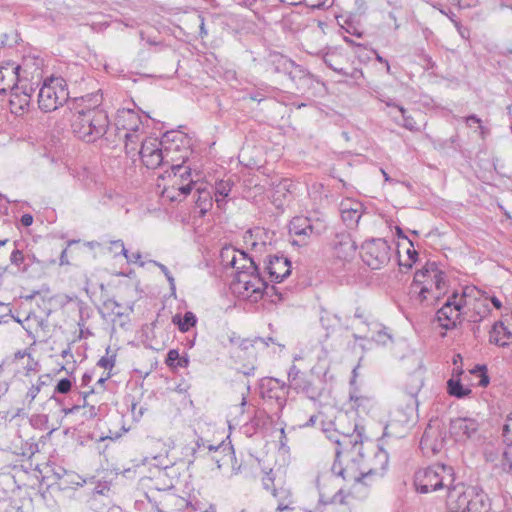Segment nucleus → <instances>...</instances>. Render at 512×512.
Returning <instances> with one entry per match:
<instances>
[{
    "label": "nucleus",
    "mask_w": 512,
    "mask_h": 512,
    "mask_svg": "<svg viewBox=\"0 0 512 512\" xmlns=\"http://www.w3.org/2000/svg\"><path fill=\"white\" fill-rule=\"evenodd\" d=\"M11 96L9 100L10 109L13 113H24L29 109L31 103V96L26 92H19L18 83H14V86L9 89Z\"/></svg>",
    "instance_id": "a878e982"
},
{
    "label": "nucleus",
    "mask_w": 512,
    "mask_h": 512,
    "mask_svg": "<svg viewBox=\"0 0 512 512\" xmlns=\"http://www.w3.org/2000/svg\"><path fill=\"white\" fill-rule=\"evenodd\" d=\"M159 143H161L163 148H165V146L170 148L169 155H172L173 152H179L181 148H183V154H185L186 149L188 150L189 155L191 154L189 149L190 139L181 131H166L163 133L161 139H159Z\"/></svg>",
    "instance_id": "f3484780"
},
{
    "label": "nucleus",
    "mask_w": 512,
    "mask_h": 512,
    "mask_svg": "<svg viewBox=\"0 0 512 512\" xmlns=\"http://www.w3.org/2000/svg\"><path fill=\"white\" fill-rule=\"evenodd\" d=\"M456 481L455 470L444 463H434L419 468L413 476V486L419 494H428L439 490H446Z\"/></svg>",
    "instance_id": "f03ea898"
},
{
    "label": "nucleus",
    "mask_w": 512,
    "mask_h": 512,
    "mask_svg": "<svg viewBox=\"0 0 512 512\" xmlns=\"http://www.w3.org/2000/svg\"><path fill=\"white\" fill-rule=\"evenodd\" d=\"M420 449L424 454L431 453L432 455H436L440 452L442 448V441H438L437 439H433L430 435L429 431L425 429L421 440H420Z\"/></svg>",
    "instance_id": "2f4dec72"
},
{
    "label": "nucleus",
    "mask_w": 512,
    "mask_h": 512,
    "mask_svg": "<svg viewBox=\"0 0 512 512\" xmlns=\"http://www.w3.org/2000/svg\"><path fill=\"white\" fill-rule=\"evenodd\" d=\"M346 494L343 489H339L330 500H325L323 494L320 493L319 503L323 505H328L339 501L340 504H345Z\"/></svg>",
    "instance_id": "5fc2aeb1"
},
{
    "label": "nucleus",
    "mask_w": 512,
    "mask_h": 512,
    "mask_svg": "<svg viewBox=\"0 0 512 512\" xmlns=\"http://www.w3.org/2000/svg\"><path fill=\"white\" fill-rule=\"evenodd\" d=\"M428 288L429 292L424 294L426 299L423 300L419 297L417 292H412L409 289L411 299L417 301L421 306L428 308L436 306L439 301L447 294V288L443 290H436L435 287Z\"/></svg>",
    "instance_id": "bb28decb"
},
{
    "label": "nucleus",
    "mask_w": 512,
    "mask_h": 512,
    "mask_svg": "<svg viewBox=\"0 0 512 512\" xmlns=\"http://www.w3.org/2000/svg\"><path fill=\"white\" fill-rule=\"evenodd\" d=\"M333 247L344 257L353 256L357 250L356 241L352 238L350 232L342 230L337 232L332 241Z\"/></svg>",
    "instance_id": "5701e85b"
},
{
    "label": "nucleus",
    "mask_w": 512,
    "mask_h": 512,
    "mask_svg": "<svg viewBox=\"0 0 512 512\" xmlns=\"http://www.w3.org/2000/svg\"><path fill=\"white\" fill-rule=\"evenodd\" d=\"M77 305H78V310H79L78 326L80 328H83L85 326L87 320L91 317V309L82 300H78Z\"/></svg>",
    "instance_id": "a18cd8bd"
},
{
    "label": "nucleus",
    "mask_w": 512,
    "mask_h": 512,
    "mask_svg": "<svg viewBox=\"0 0 512 512\" xmlns=\"http://www.w3.org/2000/svg\"><path fill=\"white\" fill-rule=\"evenodd\" d=\"M424 373V369L422 367H418L407 376L404 383V391L409 397V400L405 408L398 409L400 418L397 421L407 424L414 421V416H416V411L419 405L417 395L424 385Z\"/></svg>",
    "instance_id": "39448f33"
},
{
    "label": "nucleus",
    "mask_w": 512,
    "mask_h": 512,
    "mask_svg": "<svg viewBox=\"0 0 512 512\" xmlns=\"http://www.w3.org/2000/svg\"><path fill=\"white\" fill-rule=\"evenodd\" d=\"M73 382L69 378H62L58 381L54 388V394L51 399L55 400L57 404L62 405L63 400L55 396V394H67L72 389Z\"/></svg>",
    "instance_id": "58836bf2"
},
{
    "label": "nucleus",
    "mask_w": 512,
    "mask_h": 512,
    "mask_svg": "<svg viewBox=\"0 0 512 512\" xmlns=\"http://www.w3.org/2000/svg\"><path fill=\"white\" fill-rule=\"evenodd\" d=\"M502 437L504 443H512V411L507 415L506 422L503 425Z\"/></svg>",
    "instance_id": "de8ad7c7"
},
{
    "label": "nucleus",
    "mask_w": 512,
    "mask_h": 512,
    "mask_svg": "<svg viewBox=\"0 0 512 512\" xmlns=\"http://www.w3.org/2000/svg\"><path fill=\"white\" fill-rule=\"evenodd\" d=\"M319 234L311 223V219L306 216H295L289 223V234L298 237L291 241L292 245L302 246L307 244V240L313 234Z\"/></svg>",
    "instance_id": "ddd939ff"
},
{
    "label": "nucleus",
    "mask_w": 512,
    "mask_h": 512,
    "mask_svg": "<svg viewBox=\"0 0 512 512\" xmlns=\"http://www.w3.org/2000/svg\"><path fill=\"white\" fill-rule=\"evenodd\" d=\"M258 277H262V274H252L250 271H237L235 275V282L243 284V288L247 293H250L249 297H254L253 288H257Z\"/></svg>",
    "instance_id": "7c9ffc66"
},
{
    "label": "nucleus",
    "mask_w": 512,
    "mask_h": 512,
    "mask_svg": "<svg viewBox=\"0 0 512 512\" xmlns=\"http://www.w3.org/2000/svg\"><path fill=\"white\" fill-rule=\"evenodd\" d=\"M232 186L233 182L230 179L220 180L215 183V196L218 207H221V203L228 197Z\"/></svg>",
    "instance_id": "4c0bfd02"
},
{
    "label": "nucleus",
    "mask_w": 512,
    "mask_h": 512,
    "mask_svg": "<svg viewBox=\"0 0 512 512\" xmlns=\"http://www.w3.org/2000/svg\"><path fill=\"white\" fill-rule=\"evenodd\" d=\"M349 422V417L347 414H340L335 418L333 422H330L329 425L335 426V428H340L341 430H348L351 426L345 427L344 425Z\"/></svg>",
    "instance_id": "0e129e2a"
},
{
    "label": "nucleus",
    "mask_w": 512,
    "mask_h": 512,
    "mask_svg": "<svg viewBox=\"0 0 512 512\" xmlns=\"http://www.w3.org/2000/svg\"><path fill=\"white\" fill-rule=\"evenodd\" d=\"M479 426V422L476 419L458 417L450 420L449 429L451 434L456 437L470 439L478 432Z\"/></svg>",
    "instance_id": "a211bd4d"
},
{
    "label": "nucleus",
    "mask_w": 512,
    "mask_h": 512,
    "mask_svg": "<svg viewBox=\"0 0 512 512\" xmlns=\"http://www.w3.org/2000/svg\"><path fill=\"white\" fill-rule=\"evenodd\" d=\"M162 195L171 202H181V198L177 196V187L175 185L165 187Z\"/></svg>",
    "instance_id": "bf43d9fd"
},
{
    "label": "nucleus",
    "mask_w": 512,
    "mask_h": 512,
    "mask_svg": "<svg viewBox=\"0 0 512 512\" xmlns=\"http://www.w3.org/2000/svg\"><path fill=\"white\" fill-rule=\"evenodd\" d=\"M399 112L402 116V126L409 131H419V127L412 115L407 113L404 107H399Z\"/></svg>",
    "instance_id": "37998d69"
},
{
    "label": "nucleus",
    "mask_w": 512,
    "mask_h": 512,
    "mask_svg": "<svg viewBox=\"0 0 512 512\" xmlns=\"http://www.w3.org/2000/svg\"><path fill=\"white\" fill-rule=\"evenodd\" d=\"M341 218L349 229L357 228L363 212V204L352 199L343 200L340 204Z\"/></svg>",
    "instance_id": "2eb2a0df"
},
{
    "label": "nucleus",
    "mask_w": 512,
    "mask_h": 512,
    "mask_svg": "<svg viewBox=\"0 0 512 512\" xmlns=\"http://www.w3.org/2000/svg\"><path fill=\"white\" fill-rule=\"evenodd\" d=\"M490 313V309L487 305L482 304L481 309L474 310L473 313L470 315L469 322L472 323H480L486 315Z\"/></svg>",
    "instance_id": "6e6d98bb"
},
{
    "label": "nucleus",
    "mask_w": 512,
    "mask_h": 512,
    "mask_svg": "<svg viewBox=\"0 0 512 512\" xmlns=\"http://www.w3.org/2000/svg\"><path fill=\"white\" fill-rule=\"evenodd\" d=\"M53 477L56 482H61L64 478H79V475L72 471H67L63 467L53 469Z\"/></svg>",
    "instance_id": "603ef678"
},
{
    "label": "nucleus",
    "mask_w": 512,
    "mask_h": 512,
    "mask_svg": "<svg viewBox=\"0 0 512 512\" xmlns=\"http://www.w3.org/2000/svg\"><path fill=\"white\" fill-rule=\"evenodd\" d=\"M496 333H503V336L508 339L512 337V333L508 330L502 321L495 322L491 327L489 332V342L501 347L508 346L507 342L501 341L500 337L495 336Z\"/></svg>",
    "instance_id": "473e14b6"
},
{
    "label": "nucleus",
    "mask_w": 512,
    "mask_h": 512,
    "mask_svg": "<svg viewBox=\"0 0 512 512\" xmlns=\"http://www.w3.org/2000/svg\"><path fill=\"white\" fill-rule=\"evenodd\" d=\"M428 287H435L436 290L448 287L446 273L439 268L435 261H427L421 269L415 272L409 289L412 292H417L423 300L426 299L424 294L429 292Z\"/></svg>",
    "instance_id": "7ed1b4c3"
},
{
    "label": "nucleus",
    "mask_w": 512,
    "mask_h": 512,
    "mask_svg": "<svg viewBox=\"0 0 512 512\" xmlns=\"http://www.w3.org/2000/svg\"><path fill=\"white\" fill-rule=\"evenodd\" d=\"M19 242L14 241L15 249L10 254V262L12 265L16 266L18 270L22 273H26L29 269L26 266V254L18 249Z\"/></svg>",
    "instance_id": "e433bc0d"
},
{
    "label": "nucleus",
    "mask_w": 512,
    "mask_h": 512,
    "mask_svg": "<svg viewBox=\"0 0 512 512\" xmlns=\"http://www.w3.org/2000/svg\"><path fill=\"white\" fill-rule=\"evenodd\" d=\"M306 373L302 372L296 365H292L288 370V384L293 385L294 382L300 380Z\"/></svg>",
    "instance_id": "13d9d810"
},
{
    "label": "nucleus",
    "mask_w": 512,
    "mask_h": 512,
    "mask_svg": "<svg viewBox=\"0 0 512 512\" xmlns=\"http://www.w3.org/2000/svg\"><path fill=\"white\" fill-rule=\"evenodd\" d=\"M142 124L143 122L141 117L133 109L123 108L117 111L115 118V125L117 129L137 133Z\"/></svg>",
    "instance_id": "6ab92c4d"
},
{
    "label": "nucleus",
    "mask_w": 512,
    "mask_h": 512,
    "mask_svg": "<svg viewBox=\"0 0 512 512\" xmlns=\"http://www.w3.org/2000/svg\"><path fill=\"white\" fill-rule=\"evenodd\" d=\"M332 320L339 321V318L336 315L331 318L328 312H324L320 317V322L326 330L335 326V323H333Z\"/></svg>",
    "instance_id": "e2e57ef3"
},
{
    "label": "nucleus",
    "mask_w": 512,
    "mask_h": 512,
    "mask_svg": "<svg viewBox=\"0 0 512 512\" xmlns=\"http://www.w3.org/2000/svg\"><path fill=\"white\" fill-rule=\"evenodd\" d=\"M257 288H253L254 299L267 297L270 302L277 303L284 300V293L280 291L275 285H269L268 282L262 277L256 279Z\"/></svg>",
    "instance_id": "4be33fe9"
},
{
    "label": "nucleus",
    "mask_w": 512,
    "mask_h": 512,
    "mask_svg": "<svg viewBox=\"0 0 512 512\" xmlns=\"http://www.w3.org/2000/svg\"><path fill=\"white\" fill-rule=\"evenodd\" d=\"M286 75L296 85L297 90L302 93L309 92L314 89L315 84H320L315 75L295 62H293V67L289 69Z\"/></svg>",
    "instance_id": "4468645a"
},
{
    "label": "nucleus",
    "mask_w": 512,
    "mask_h": 512,
    "mask_svg": "<svg viewBox=\"0 0 512 512\" xmlns=\"http://www.w3.org/2000/svg\"><path fill=\"white\" fill-rule=\"evenodd\" d=\"M195 184L196 181H194L193 179H189V181L185 185L176 186L177 196L181 198V201H183L188 195L191 194Z\"/></svg>",
    "instance_id": "3c124183"
},
{
    "label": "nucleus",
    "mask_w": 512,
    "mask_h": 512,
    "mask_svg": "<svg viewBox=\"0 0 512 512\" xmlns=\"http://www.w3.org/2000/svg\"><path fill=\"white\" fill-rule=\"evenodd\" d=\"M506 449L502 453L501 468L505 473L512 472V443H505Z\"/></svg>",
    "instance_id": "79ce46f5"
},
{
    "label": "nucleus",
    "mask_w": 512,
    "mask_h": 512,
    "mask_svg": "<svg viewBox=\"0 0 512 512\" xmlns=\"http://www.w3.org/2000/svg\"><path fill=\"white\" fill-rule=\"evenodd\" d=\"M359 389L355 387L353 390L349 392V401L351 403V408L354 409L358 414L359 413H368L370 409L374 405V400L372 397L359 395Z\"/></svg>",
    "instance_id": "cd10ccee"
},
{
    "label": "nucleus",
    "mask_w": 512,
    "mask_h": 512,
    "mask_svg": "<svg viewBox=\"0 0 512 512\" xmlns=\"http://www.w3.org/2000/svg\"><path fill=\"white\" fill-rule=\"evenodd\" d=\"M81 477L79 478H64L61 482H54L53 484L57 485L60 490H66L68 488H75L82 486L83 483L80 482Z\"/></svg>",
    "instance_id": "09e8293b"
},
{
    "label": "nucleus",
    "mask_w": 512,
    "mask_h": 512,
    "mask_svg": "<svg viewBox=\"0 0 512 512\" xmlns=\"http://www.w3.org/2000/svg\"><path fill=\"white\" fill-rule=\"evenodd\" d=\"M289 389L294 390L298 394L302 393L308 399L315 402L322 397L326 389V383L321 379L314 380L305 374L300 380L294 382L293 385H289Z\"/></svg>",
    "instance_id": "f8f14e48"
},
{
    "label": "nucleus",
    "mask_w": 512,
    "mask_h": 512,
    "mask_svg": "<svg viewBox=\"0 0 512 512\" xmlns=\"http://www.w3.org/2000/svg\"><path fill=\"white\" fill-rule=\"evenodd\" d=\"M238 254L240 255V262L237 271H250L252 274L261 273L259 265L256 264L255 260L246 251H238Z\"/></svg>",
    "instance_id": "c9c22d12"
},
{
    "label": "nucleus",
    "mask_w": 512,
    "mask_h": 512,
    "mask_svg": "<svg viewBox=\"0 0 512 512\" xmlns=\"http://www.w3.org/2000/svg\"><path fill=\"white\" fill-rule=\"evenodd\" d=\"M455 309L452 307V302L445 301L441 308L436 312L435 320L439 322V326L444 330H453L457 328V320L460 319V313L456 315V319H452Z\"/></svg>",
    "instance_id": "393cba45"
},
{
    "label": "nucleus",
    "mask_w": 512,
    "mask_h": 512,
    "mask_svg": "<svg viewBox=\"0 0 512 512\" xmlns=\"http://www.w3.org/2000/svg\"><path fill=\"white\" fill-rule=\"evenodd\" d=\"M265 270L269 275L271 282L280 283L290 276L292 272L291 261L283 254L266 256Z\"/></svg>",
    "instance_id": "9d476101"
},
{
    "label": "nucleus",
    "mask_w": 512,
    "mask_h": 512,
    "mask_svg": "<svg viewBox=\"0 0 512 512\" xmlns=\"http://www.w3.org/2000/svg\"><path fill=\"white\" fill-rule=\"evenodd\" d=\"M197 317L192 311H186L183 315L180 313L172 317V323L177 326L178 330L182 333L188 332L191 328L197 325Z\"/></svg>",
    "instance_id": "c756f323"
},
{
    "label": "nucleus",
    "mask_w": 512,
    "mask_h": 512,
    "mask_svg": "<svg viewBox=\"0 0 512 512\" xmlns=\"http://www.w3.org/2000/svg\"><path fill=\"white\" fill-rule=\"evenodd\" d=\"M179 158H180L179 161H181L180 163H177V162L171 163L170 170L165 171L164 174H162L160 176L162 179H165V178L172 179L173 180L172 185H175V186H181V185L186 184V183L182 182L181 179H178V173H180L181 170H183L184 164L189 159L188 150L186 149L185 154L181 155Z\"/></svg>",
    "instance_id": "c85d7f7f"
},
{
    "label": "nucleus",
    "mask_w": 512,
    "mask_h": 512,
    "mask_svg": "<svg viewBox=\"0 0 512 512\" xmlns=\"http://www.w3.org/2000/svg\"><path fill=\"white\" fill-rule=\"evenodd\" d=\"M20 40V33L17 30H11L9 33H3L0 35V49L4 47H14Z\"/></svg>",
    "instance_id": "ea45409f"
},
{
    "label": "nucleus",
    "mask_w": 512,
    "mask_h": 512,
    "mask_svg": "<svg viewBox=\"0 0 512 512\" xmlns=\"http://www.w3.org/2000/svg\"><path fill=\"white\" fill-rule=\"evenodd\" d=\"M471 392L472 390L468 387H465L460 380L451 378L447 381V393L450 396L462 399L471 394Z\"/></svg>",
    "instance_id": "f704fd0d"
},
{
    "label": "nucleus",
    "mask_w": 512,
    "mask_h": 512,
    "mask_svg": "<svg viewBox=\"0 0 512 512\" xmlns=\"http://www.w3.org/2000/svg\"><path fill=\"white\" fill-rule=\"evenodd\" d=\"M473 494L472 486H466L462 482L452 483L446 489V506L448 512H467L469 497Z\"/></svg>",
    "instance_id": "1a4fd4ad"
},
{
    "label": "nucleus",
    "mask_w": 512,
    "mask_h": 512,
    "mask_svg": "<svg viewBox=\"0 0 512 512\" xmlns=\"http://www.w3.org/2000/svg\"><path fill=\"white\" fill-rule=\"evenodd\" d=\"M355 54L360 62L365 63L370 60V56L368 55L366 48L361 44L356 45Z\"/></svg>",
    "instance_id": "774afa93"
},
{
    "label": "nucleus",
    "mask_w": 512,
    "mask_h": 512,
    "mask_svg": "<svg viewBox=\"0 0 512 512\" xmlns=\"http://www.w3.org/2000/svg\"><path fill=\"white\" fill-rule=\"evenodd\" d=\"M26 73L21 65L8 62L4 66H0V94H6L14 83L22 82L21 72Z\"/></svg>",
    "instance_id": "dca6fc26"
},
{
    "label": "nucleus",
    "mask_w": 512,
    "mask_h": 512,
    "mask_svg": "<svg viewBox=\"0 0 512 512\" xmlns=\"http://www.w3.org/2000/svg\"><path fill=\"white\" fill-rule=\"evenodd\" d=\"M154 265H156L162 272L163 275H165L167 281L169 282L170 290L173 295L176 293V285H175V279L170 273L169 269L162 263L153 261Z\"/></svg>",
    "instance_id": "8fccbe9b"
},
{
    "label": "nucleus",
    "mask_w": 512,
    "mask_h": 512,
    "mask_svg": "<svg viewBox=\"0 0 512 512\" xmlns=\"http://www.w3.org/2000/svg\"><path fill=\"white\" fill-rule=\"evenodd\" d=\"M180 356L181 355L177 349H170L166 355L165 364L171 369L174 368L175 363L178 362Z\"/></svg>",
    "instance_id": "052dcab7"
},
{
    "label": "nucleus",
    "mask_w": 512,
    "mask_h": 512,
    "mask_svg": "<svg viewBox=\"0 0 512 512\" xmlns=\"http://www.w3.org/2000/svg\"><path fill=\"white\" fill-rule=\"evenodd\" d=\"M259 387L264 403L267 406L273 405V403H275V411H273L272 408H270V410L277 417H280L290 392L289 385L277 378L266 377L261 379Z\"/></svg>",
    "instance_id": "0eeeda50"
},
{
    "label": "nucleus",
    "mask_w": 512,
    "mask_h": 512,
    "mask_svg": "<svg viewBox=\"0 0 512 512\" xmlns=\"http://www.w3.org/2000/svg\"><path fill=\"white\" fill-rule=\"evenodd\" d=\"M112 245L120 247V254L126 258L128 263H136L141 258L140 252L132 253L130 255L122 240H114L112 241Z\"/></svg>",
    "instance_id": "c03bdc74"
},
{
    "label": "nucleus",
    "mask_w": 512,
    "mask_h": 512,
    "mask_svg": "<svg viewBox=\"0 0 512 512\" xmlns=\"http://www.w3.org/2000/svg\"><path fill=\"white\" fill-rule=\"evenodd\" d=\"M406 254L408 257V261L405 263H401L399 261V265L402 267H405L407 270H409L412 268L413 264H415L418 261L419 254H418L417 250L414 249V246L413 247L410 246L407 249Z\"/></svg>",
    "instance_id": "864d4df0"
},
{
    "label": "nucleus",
    "mask_w": 512,
    "mask_h": 512,
    "mask_svg": "<svg viewBox=\"0 0 512 512\" xmlns=\"http://www.w3.org/2000/svg\"><path fill=\"white\" fill-rule=\"evenodd\" d=\"M125 150L127 155H135L137 152L136 145L139 141V135L134 132H126L124 135Z\"/></svg>",
    "instance_id": "a19ab883"
},
{
    "label": "nucleus",
    "mask_w": 512,
    "mask_h": 512,
    "mask_svg": "<svg viewBox=\"0 0 512 512\" xmlns=\"http://www.w3.org/2000/svg\"><path fill=\"white\" fill-rule=\"evenodd\" d=\"M195 205L200 209V213L204 215L212 206V198L210 192L206 189L197 188L193 194Z\"/></svg>",
    "instance_id": "72a5a7b5"
},
{
    "label": "nucleus",
    "mask_w": 512,
    "mask_h": 512,
    "mask_svg": "<svg viewBox=\"0 0 512 512\" xmlns=\"http://www.w3.org/2000/svg\"><path fill=\"white\" fill-rule=\"evenodd\" d=\"M170 148L162 147L158 138H148L141 143V148L138 151L142 163L148 169H156L162 164H171L178 162L180 158L169 155Z\"/></svg>",
    "instance_id": "6e6552de"
},
{
    "label": "nucleus",
    "mask_w": 512,
    "mask_h": 512,
    "mask_svg": "<svg viewBox=\"0 0 512 512\" xmlns=\"http://www.w3.org/2000/svg\"><path fill=\"white\" fill-rule=\"evenodd\" d=\"M479 370H482V373H479L477 377H479L478 386L480 387H487L490 383V377L488 375V369L487 366H481L478 368Z\"/></svg>",
    "instance_id": "69168bd1"
},
{
    "label": "nucleus",
    "mask_w": 512,
    "mask_h": 512,
    "mask_svg": "<svg viewBox=\"0 0 512 512\" xmlns=\"http://www.w3.org/2000/svg\"><path fill=\"white\" fill-rule=\"evenodd\" d=\"M336 432L341 435L337 440H334V444L336 445L335 454L337 455V458H340L343 455L349 461L355 462L356 456H363V435L365 432V428L363 426L354 423L348 430L336 428Z\"/></svg>",
    "instance_id": "20e7f679"
},
{
    "label": "nucleus",
    "mask_w": 512,
    "mask_h": 512,
    "mask_svg": "<svg viewBox=\"0 0 512 512\" xmlns=\"http://www.w3.org/2000/svg\"><path fill=\"white\" fill-rule=\"evenodd\" d=\"M94 393V388H91L89 391H85V392H82L81 395L83 397V404L80 405V404H76V405H73L72 407H62L61 411L65 414V415H68V414H73L75 412H77L78 410H80L81 408L83 407H86L88 404H87V397L91 394Z\"/></svg>",
    "instance_id": "49530a36"
},
{
    "label": "nucleus",
    "mask_w": 512,
    "mask_h": 512,
    "mask_svg": "<svg viewBox=\"0 0 512 512\" xmlns=\"http://www.w3.org/2000/svg\"><path fill=\"white\" fill-rule=\"evenodd\" d=\"M331 471L334 475L339 476L343 478V480L349 481L354 480L355 484H359L363 482V479L367 477L370 474H373V470H369L368 472H360L357 473L354 467L343 466L340 458H337V455L335 454V460L331 467Z\"/></svg>",
    "instance_id": "412c9836"
},
{
    "label": "nucleus",
    "mask_w": 512,
    "mask_h": 512,
    "mask_svg": "<svg viewBox=\"0 0 512 512\" xmlns=\"http://www.w3.org/2000/svg\"><path fill=\"white\" fill-rule=\"evenodd\" d=\"M115 359L116 355H112L111 357L103 356L98 360L97 366L111 370L115 366Z\"/></svg>",
    "instance_id": "680f3d73"
},
{
    "label": "nucleus",
    "mask_w": 512,
    "mask_h": 512,
    "mask_svg": "<svg viewBox=\"0 0 512 512\" xmlns=\"http://www.w3.org/2000/svg\"><path fill=\"white\" fill-rule=\"evenodd\" d=\"M360 257L371 269H381L390 262L391 246L384 238L366 239L360 246Z\"/></svg>",
    "instance_id": "423d86ee"
},
{
    "label": "nucleus",
    "mask_w": 512,
    "mask_h": 512,
    "mask_svg": "<svg viewBox=\"0 0 512 512\" xmlns=\"http://www.w3.org/2000/svg\"><path fill=\"white\" fill-rule=\"evenodd\" d=\"M479 370H482V373H479L477 377H479L478 386L480 387H487L490 383V377L488 375V369L487 366H481L478 368Z\"/></svg>",
    "instance_id": "338daca9"
},
{
    "label": "nucleus",
    "mask_w": 512,
    "mask_h": 512,
    "mask_svg": "<svg viewBox=\"0 0 512 512\" xmlns=\"http://www.w3.org/2000/svg\"><path fill=\"white\" fill-rule=\"evenodd\" d=\"M473 494L469 497V508L467 512H489L491 510V499L488 494L479 486H472Z\"/></svg>",
    "instance_id": "b1692460"
},
{
    "label": "nucleus",
    "mask_w": 512,
    "mask_h": 512,
    "mask_svg": "<svg viewBox=\"0 0 512 512\" xmlns=\"http://www.w3.org/2000/svg\"><path fill=\"white\" fill-rule=\"evenodd\" d=\"M109 124L107 112L98 106L77 111L71 120L73 134L87 143L102 138L107 133Z\"/></svg>",
    "instance_id": "f257e3e1"
},
{
    "label": "nucleus",
    "mask_w": 512,
    "mask_h": 512,
    "mask_svg": "<svg viewBox=\"0 0 512 512\" xmlns=\"http://www.w3.org/2000/svg\"><path fill=\"white\" fill-rule=\"evenodd\" d=\"M323 61H324L325 65L328 68H330L331 70H333L334 72L340 66L339 65V57L333 52L326 53L323 57Z\"/></svg>",
    "instance_id": "4d7b16f0"
},
{
    "label": "nucleus",
    "mask_w": 512,
    "mask_h": 512,
    "mask_svg": "<svg viewBox=\"0 0 512 512\" xmlns=\"http://www.w3.org/2000/svg\"><path fill=\"white\" fill-rule=\"evenodd\" d=\"M67 95L64 89L60 90L59 95L54 87L44 82L38 93V107L44 113L55 111L63 105Z\"/></svg>",
    "instance_id": "9b49d317"
},
{
    "label": "nucleus",
    "mask_w": 512,
    "mask_h": 512,
    "mask_svg": "<svg viewBox=\"0 0 512 512\" xmlns=\"http://www.w3.org/2000/svg\"><path fill=\"white\" fill-rule=\"evenodd\" d=\"M293 60L274 50H269L264 57V63L267 70H271L277 74H287L289 69L293 67Z\"/></svg>",
    "instance_id": "aec40b11"
}]
</instances>
